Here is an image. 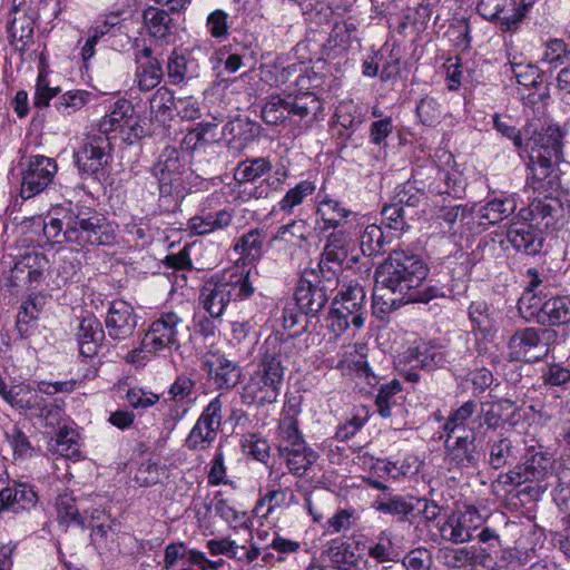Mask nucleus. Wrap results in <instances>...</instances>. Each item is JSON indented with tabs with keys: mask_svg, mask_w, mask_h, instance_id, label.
Masks as SVG:
<instances>
[{
	"mask_svg": "<svg viewBox=\"0 0 570 570\" xmlns=\"http://www.w3.org/2000/svg\"><path fill=\"white\" fill-rule=\"evenodd\" d=\"M56 216H50L45 224L43 234L47 238L62 235L67 243L82 248L87 245L106 246L115 242V230L99 215L88 216V213L75 208H57Z\"/></svg>",
	"mask_w": 570,
	"mask_h": 570,
	"instance_id": "nucleus-1",
	"label": "nucleus"
},
{
	"mask_svg": "<svg viewBox=\"0 0 570 570\" xmlns=\"http://www.w3.org/2000/svg\"><path fill=\"white\" fill-rule=\"evenodd\" d=\"M429 275V266L419 254L394 249L375 269V283L406 297L419 288Z\"/></svg>",
	"mask_w": 570,
	"mask_h": 570,
	"instance_id": "nucleus-2",
	"label": "nucleus"
},
{
	"mask_svg": "<svg viewBox=\"0 0 570 570\" xmlns=\"http://www.w3.org/2000/svg\"><path fill=\"white\" fill-rule=\"evenodd\" d=\"M254 291L249 272L234 267L215 274L205 282L199 303L213 318H219L230 302L247 299Z\"/></svg>",
	"mask_w": 570,
	"mask_h": 570,
	"instance_id": "nucleus-3",
	"label": "nucleus"
},
{
	"mask_svg": "<svg viewBox=\"0 0 570 570\" xmlns=\"http://www.w3.org/2000/svg\"><path fill=\"white\" fill-rule=\"evenodd\" d=\"M323 106L315 94L306 91L296 96H272L262 108V118L267 125H291L309 128Z\"/></svg>",
	"mask_w": 570,
	"mask_h": 570,
	"instance_id": "nucleus-4",
	"label": "nucleus"
},
{
	"mask_svg": "<svg viewBox=\"0 0 570 570\" xmlns=\"http://www.w3.org/2000/svg\"><path fill=\"white\" fill-rule=\"evenodd\" d=\"M187 171L186 163L175 146H166L153 165L150 173L158 181L159 199L167 209L176 210L184 200Z\"/></svg>",
	"mask_w": 570,
	"mask_h": 570,
	"instance_id": "nucleus-5",
	"label": "nucleus"
},
{
	"mask_svg": "<svg viewBox=\"0 0 570 570\" xmlns=\"http://www.w3.org/2000/svg\"><path fill=\"white\" fill-rule=\"evenodd\" d=\"M450 365L449 352L441 345L431 341H421L415 346L409 347L397 360V367L409 382H417V370L433 372L448 368Z\"/></svg>",
	"mask_w": 570,
	"mask_h": 570,
	"instance_id": "nucleus-6",
	"label": "nucleus"
},
{
	"mask_svg": "<svg viewBox=\"0 0 570 570\" xmlns=\"http://www.w3.org/2000/svg\"><path fill=\"white\" fill-rule=\"evenodd\" d=\"M332 292L333 289L320 284L314 269H304L301 273L294 291V301L306 317L302 332L316 331L318 320L313 322V318H317L328 302V293Z\"/></svg>",
	"mask_w": 570,
	"mask_h": 570,
	"instance_id": "nucleus-7",
	"label": "nucleus"
},
{
	"mask_svg": "<svg viewBox=\"0 0 570 570\" xmlns=\"http://www.w3.org/2000/svg\"><path fill=\"white\" fill-rule=\"evenodd\" d=\"M557 332L551 328L525 327L518 330L508 341L510 361L535 363L543 360L554 341Z\"/></svg>",
	"mask_w": 570,
	"mask_h": 570,
	"instance_id": "nucleus-8",
	"label": "nucleus"
},
{
	"mask_svg": "<svg viewBox=\"0 0 570 570\" xmlns=\"http://www.w3.org/2000/svg\"><path fill=\"white\" fill-rule=\"evenodd\" d=\"M82 178L97 177L111 161V144L108 136L88 135L73 154Z\"/></svg>",
	"mask_w": 570,
	"mask_h": 570,
	"instance_id": "nucleus-9",
	"label": "nucleus"
},
{
	"mask_svg": "<svg viewBox=\"0 0 570 570\" xmlns=\"http://www.w3.org/2000/svg\"><path fill=\"white\" fill-rule=\"evenodd\" d=\"M534 4V0H480L478 13L499 23L502 31H514Z\"/></svg>",
	"mask_w": 570,
	"mask_h": 570,
	"instance_id": "nucleus-10",
	"label": "nucleus"
},
{
	"mask_svg": "<svg viewBox=\"0 0 570 570\" xmlns=\"http://www.w3.org/2000/svg\"><path fill=\"white\" fill-rule=\"evenodd\" d=\"M528 175L525 187L533 194H559L561 188L558 164L562 158L547 157L541 154H528Z\"/></svg>",
	"mask_w": 570,
	"mask_h": 570,
	"instance_id": "nucleus-11",
	"label": "nucleus"
},
{
	"mask_svg": "<svg viewBox=\"0 0 570 570\" xmlns=\"http://www.w3.org/2000/svg\"><path fill=\"white\" fill-rule=\"evenodd\" d=\"M525 278L524 292L519 298L518 308L524 318L534 320L540 324L541 313L550 295V278L537 268H528Z\"/></svg>",
	"mask_w": 570,
	"mask_h": 570,
	"instance_id": "nucleus-12",
	"label": "nucleus"
},
{
	"mask_svg": "<svg viewBox=\"0 0 570 570\" xmlns=\"http://www.w3.org/2000/svg\"><path fill=\"white\" fill-rule=\"evenodd\" d=\"M426 171L428 178H432L428 184L423 179H419L423 176L422 169L414 170L412 175L414 184L419 185L415 186L417 191H429L434 195H448L453 199H461L464 197L466 184L461 173L440 169L434 165L426 168Z\"/></svg>",
	"mask_w": 570,
	"mask_h": 570,
	"instance_id": "nucleus-13",
	"label": "nucleus"
},
{
	"mask_svg": "<svg viewBox=\"0 0 570 570\" xmlns=\"http://www.w3.org/2000/svg\"><path fill=\"white\" fill-rule=\"evenodd\" d=\"M523 153L562 158V135L559 127H544L539 120H532L523 126Z\"/></svg>",
	"mask_w": 570,
	"mask_h": 570,
	"instance_id": "nucleus-14",
	"label": "nucleus"
},
{
	"mask_svg": "<svg viewBox=\"0 0 570 570\" xmlns=\"http://www.w3.org/2000/svg\"><path fill=\"white\" fill-rule=\"evenodd\" d=\"M183 325L181 317L175 312L161 313L146 332L142 341V351L158 353L178 346V328Z\"/></svg>",
	"mask_w": 570,
	"mask_h": 570,
	"instance_id": "nucleus-15",
	"label": "nucleus"
},
{
	"mask_svg": "<svg viewBox=\"0 0 570 570\" xmlns=\"http://www.w3.org/2000/svg\"><path fill=\"white\" fill-rule=\"evenodd\" d=\"M286 346L277 340H267L249 379L272 382L283 386L287 362Z\"/></svg>",
	"mask_w": 570,
	"mask_h": 570,
	"instance_id": "nucleus-16",
	"label": "nucleus"
},
{
	"mask_svg": "<svg viewBox=\"0 0 570 570\" xmlns=\"http://www.w3.org/2000/svg\"><path fill=\"white\" fill-rule=\"evenodd\" d=\"M444 448L449 471L459 470L462 473H470L479 468L483 456L475 444V434L472 431L470 434L456 436L453 442L446 436Z\"/></svg>",
	"mask_w": 570,
	"mask_h": 570,
	"instance_id": "nucleus-17",
	"label": "nucleus"
},
{
	"mask_svg": "<svg viewBox=\"0 0 570 570\" xmlns=\"http://www.w3.org/2000/svg\"><path fill=\"white\" fill-rule=\"evenodd\" d=\"M58 166L55 159L35 155L22 173L21 197L29 199L43 191L53 180Z\"/></svg>",
	"mask_w": 570,
	"mask_h": 570,
	"instance_id": "nucleus-18",
	"label": "nucleus"
},
{
	"mask_svg": "<svg viewBox=\"0 0 570 570\" xmlns=\"http://www.w3.org/2000/svg\"><path fill=\"white\" fill-rule=\"evenodd\" d=\"M535 195L528 207L519 210L518 216L531 220L542 230L556 228L564 212L559 194L542 193Z\"/></svg>",
	"mask_w": 570,
	"mask_h": 570,
	"instance_id": "nucleus-19",
	"label": "nucleus"
},
{
	"mask_svg": "<svg viewBox=\"0 0 570 570\" xmlns=\"http://www.w3.org/2000/svg\"><path fill=\"white\" fill-rule=\"evenodd\" d=\"M315 214L316 224L323 234L328 230L352 229L358 222L357 213L328 195L318 200Z\"/></svg>",
	"mask_w": 570,
	"mask_h": 570,
	"instance_id": "nucleus-20",
	"label": "nucleus"
},
{
	"mask_svg": "<svg viewBox=\"0 0 570 570\" xmlns=\"http://www.w3.org/2000/svg\"><path fill=\"white\" fill-rule=\"evenodd\" d=\"M139 120L135 107L129 100H117L110 111L106 114L98 124L100 135L119 131L125 140L138 137Z\"/></svg>",
	"mask_w": 570,
	"mask_h": 570,
	"instance_id": "nucleus-21",
	"label": "nucleus"
},
{
	"mask_svg": "<svg viewBox=\"0 0 570 570\" xmlns=\"http://www.w3.org/2000/svg\"><path fill=\"white\" fill-rule=\"evenodd\" d=\"M505 238L518 253L535 256L541 253L544 235L541 227L531 220L520 218L518 215L507 227Z\"/></svg>",
	"mask_w": 570,
	"mask_h": 570,
	"instance_id": "nucleus-22",
	"label": "nucleus"
},
{
	"mask_svg": "<svg viewBox=\"0 0 570 570\" xmlns=\"http://www.w3.org/2000/svg\"><path fill=\"white\" fill-rule=\"evenodd\" d=\"M200 368L218 391L233 390L242 377L240 366L223 354H207L202 361Z\"/></svg>",
	"mask_w": 570,
	"mask_h": 570,
	"instance_id": "nucleus-23",
	"label": "nucleus"
},
{
	"mask_svg": "<svg viewBox=\"0 0 570 570\" xmlns=\"http://www.w3.org/2000/svg\"><path fill=\"white\" fill-rule=\"evenodd\" d=\"M138 324L134 307L125 301H114L105 318L107 335L117 342L132 336Z\"/></svg>",
	"mask_w": 570,
	"mask_h": 570,
	"instance_id": "nucleus-24",
	"label": "nucleus"
},
{
	"mask_svg": "<svg viewBox=\"0 0 570 570\" xmlns=\"http://www.w3.org/2000/svg\"><path fill=\"white\" fill-rule=\"evenodd\" d=\"M49 267V261L43 253L28 252L23 254L11 269L10 281L19 286L21 283H40L45 272Z\"/></svg>",
	"mask_w": 570,
	"mask_h": 570,
	"instance_id": "nucleus-25",
	"label": "nucleus"
},
{
	"mask_svg": "<svg viewBox=\"0 0 570 570\" xmlns=\"http://www.w3.org/2000/svg\"><path fill=\"white\" fill-rule=\"evenodd\" d=\"M278 455L286 463L288 471L302 478L318 459V454L305 441L292 443L291 446H277Z\"/></svg>",
	"mask_w": 570,
	"mask_h": 570,
	"instance_id": "nucleus-26",
	"label": "nucleus"
},
{
	"mask_svg": "<svg viewBox=\"0 0 570 570\" xmlns=\"http://www.w3.org/2000/svg\"><path fill=\"white\" fill-rule=\"evenodd\" d=\"M199 75V63L188 51L173 50L166 65L168 82L174 86L185 83Z\"/></svg>",
	"mask_w": 570,
	"mask_h": 570,
	"instance_id": "nucleus-27",
	"label": "nucleus"
},
{
	"mask_svg": "<svg viewBox=\"0 0 570 570\" xmlns=\"http://www.w3.org/2000/svg\"><path fill=\"white\" fill-rule=\"evenodd\" d=\"M234 213L229 208H223L217 212L202 210L199 214L190 217L187 222V229L196 236H205L230 226Z\"/></svg>",
	"mask_w": 570,
	"mask_h": 570,
	"instance_id": "nucleus-28",
	"label": "nucleus"
},
{
	"mask_svg": "<svg viewBox=\"0 0 570 570\" xmlns=\"http://www.w3.org/2000/svg\"><path fill=\"white\" fill-rule=\"evenodd\" d=\"M550 461L542 453H535L531 460L514 466L505 475L504 483L521 485L525 482L542 481L548 473Z\"/></svg>",
	"mask_w": 570,
	"mask_h": 570,
	"instance_id": "nucleus-29",
	"label": "nucleus"
},
{
	"mask_svg": "<svg viewBox=\"0 0 570 570\" xmlns=\"http://www.w3.org/2000/svg\"><path fill=\"white\" fill-rule=\"evenodd\" d=\"M76 337L79 344L80 355L86 358H94L105 338L101 323L95 316L82 318L79 323Z\"/></svg>",
	"mask_w": 570,
	"mask_h": 570,
	"instance_id": "nucleus-30",
	"label": "nucleus"
},
{
	"mask_svg": "<svg viewBox=\"0 0 570 570\" xmlns=\"http://www.w3.org/2000/svg\"><path fill=\"white\" fill-rule=\"evenodd\" d=\"M282 386L272 382L248 379L242 386L240 401L245 405L264 406L275 403L281 394Z\"/></svg>",
	"mask_w": 570,
	"mask_h": 570,
	"instance_id": "nucleus-31",
	"label": "nucleus"
},
{
	"mask_svg": "<svg viewBox=\"0 0 570 570\" xmlns=\"http://www.w3.org/2000/svg\"><path fill=\"white\" fill-rule=\"evenodd\" d=\"M479 515L476 511L466 510L464 512L451 514L441 527V537L453 543H463L473 538L472 520Z\"/></svg>",
	"mask_w": 570,
	"mask_h": 570,
	"instance_id": "nucleus-32",
	"label": "nucleus"
},
{
	"mask_svg": "<svg viewBox=\"0 0 570 570\" xmlns=\"http://www.w3.org/2000/svg\"><path fill=\"white\" fill-rule=\"evenodd\" d=\"M261 134V126L247 118H235L223 127V137L233 148H244Z\"/></svg>",
	"mask_w": 570,
	"mask_h": 570,
	"instance_id": "nucleus-33",
	"label": "nucleus"
},
{
	"mask_svg": "<svg viewBox=\"0 0 570 570\" xmlns=\"http://www.w3.org/2000/svg\"><path fill=\"white\" fill-rule=\"evenodd\" d=\"M469 317L483 338L493 336L498 331L500 312L484 301L472 302L469 306Z\"/></svg>",
	"mask_w": 570,
	"mask_h": 570,
	"instance_id": "nucleus-34",
	"label": "nucleus"
},
{
	"mask_svg": "<svg viewBox=\"0 0 570 570\" xmlns=\"http://www.w3.org/2000/svg\"><path fill=\"white\" fill-rule=\"evenodd\" d=\"M287 176L285 167L277 168L275 170V177H266L259 181L258 185H253L254 181L235 183V190L237 197L242 202L246 203L252 199H263L268 197V188L278 189Z\"/></svg>",
	"mask_w": 570,
	"mask_h": 570,
	"instance_id": "nucleus-35",
	"label": "nucleus"
},
{
	"mask_svg": "<svg viewBox=\"0 0 570 570\" xmlns=\"http://www.w3.org/2000/svg\"><path fill=\"white\" fill-rule=\"evenodd\" d=\"M518 208L514 195H503L485 202L479 209L481 224L494 225L512 215Z\"/></svg>",
	"mask_w": 570,
	"mask_h": 570,
	"instance_id": "nucleus-36",
	"label": "nucleus"
},
{
	"mask_svg": "<svg viewBox=\"0 0 570 570\" xmlns=\"http://www.w3.org/2000/svg\"><path fill=\"white\" fill-rule=\"evenodd\" d=\"M414 497L413 495H393L382 494L374 501L373 507L376 511L396 517L397 520L414 519Z\"/></svg>",
	"mask_w": 570,
	"mask_h": 570,
	"instance_id": "nucleus-37",
	"label": "nucleus"
},
{
	"mask_svg": "<svg viewBox=\"0 0 570 570\" xmlns=\"http://www.w3.org/2000/svg\"><path fill=\"white\" fill-rule=\"evenodd\" d=\"M352 236V229L332 230L326 236V243L321 255H324L326 262H332L335 266L342 267L348 256Z\"/></svg>",
	"mask_w": 570,
	"mask_h": 570,
	"instance_id": "nucleus-38",
	"label": "nucleus"
},
{
	"mask_svg": "<svg viewBox=\"0 0 570 570\" xmlns=\"http://www.w3.org/2000/svg\"><path fill=\"white\" fill-rule=\"evenodd\" d=\"M570 323V296L550 295L541 313V325H563Z\"/></svg>",
	"mask_w": 570,
	"mask_h": 570,
	"instance_id": "nucleus-39",
	"label": "nucleus"
},
{
	"mask_svg": "<svg viewBox=\"0 0 570 570\" xmlns=\"http://www.w3.org/2000/svg\"><path fill=\"white\" fill-rule=\"evenodd\" d=\"M50 450L59 455L75 461L80 460L79 434L68 425L58 429L57 435L49 443Z\"/></svg>",
	"mask_w": 570,
	"mask_h": 570,
	"instance_id": "nucleus-40",
	"label": "nucleus"
},
{
	"mask_svg": "<svg viewBox=\"0 0 570 570\" xmlns=\"http://www.w3.org/2000/svg\"><path fill=\"white\" fill-rule=\"evenodd\" d=\"M323 554L327 556L331 567L336 570H361L358 556L345 542L333 540Z\"/></svg>",
	"mask_w": 570,
	"mask_h": 570,
	"instance_id": "nucleus-41",
	"label": "nucleus"
},
{
	"mask_svg": "<svg viewBox=\"0 0 570 570\" xmlns=\"http://www.w3.org/2000/svg\"><path fill=\"white\" fill-rule=\"evenodd\" d=\"M205 553L195 549H189L186 543L181 541L169 543L165 548L164 569L169 570L178 561L183 564L199 566L204 563Z\"/></svg>",
	"mask_w": 570,
	"mask_h": 570,
	"instance_id": "nucleus-42",
	"label": "nucleus"
},
{
	"mask_svg": "<svg viewBox=\"0 0 570 570\" xmlns=\"http://www.w3.org/2000/svg\"><path fill=\"white\" fill-rule=\"evenodd\" d=\"M273 169L268 157L246 158L234 170L235 183L256 181Z\"/></svg>",
	"mask_w": 570,
	"mask_h": 570,
	"instance_id": "nucleus-43",
	"label": "nucleus"
},
{
	"mask_svg": "<svg viewBox=\"0 0 570 570\" xmlns=\"http://www.w3.org/2000/svg\"><path fill=\"white\" fill-rule=\"evenodd\" d=\"M265 238L264 229L252 228L237 239L234 250L249 261H257L263 256Z\"/></svg>",
	"mask_w": 570,
	"mask_h": 570,
	"instance_id": "nucleus-44",
	"label": "nucleus"
},
{
	"mask_svg": "<svg viewBox=\"0 0 570 570\" xmlns=\"http://www.w3.org/2000/svg\"><path fill=\"white\" fill-rule=\"evenodd\" d=\"M142 17L149 35L154 38L164 39L171 33L173 19L166 10L149 7L144 11Z\"/></svg>",
	"mask_w": 570,
	"mask_h": 570,
	"instance_id": "nucleus-45",
	"label": "nucleus"
},
{
	"mask_svg": "<svg viewBox=\"0 0 570 570\" xmlns=\"http://www.w3.org/2000/svg\"><path fill=\"white\" fill-rule=\"evenodd\" d=\"M357 27L353 21L342 20L336 21L328 35L327 41L324 45L327 49H342L346 50L351 47L353 41H357Z\"/></svg>",
	"mask_w": 570,
	"mask_h": 570,
	"instance_id": "nucleus-46",
	"label": "nucleus"
},
{
	"mask_svg": "<svg viewBox=\"0 0 570 570\" xmlns=\"http://www.w3.org/2000/svg\"><path fill=\"white\" fill-rule=\"evenodd\" d=\"M370 558L377 563L399 562L401 552L395 548L392 535L387 531H381L375 541L367 549Z\"/></svg>",
	"mask_w": 570,
	"mask_h": 570,
	"instance_id": "nucleus-47",
	"label": "nucleus"
},
{
	"mask_svg": "<svg viewBox=\"0 0 570 570\" xmlns=\"http://www.w3.org/2000/svg\"><path fill=\"white\" fill-rule=\"evenodd\" d=\"M217 125L213 122L198 124L196 128L189 130L183 145L187 150H196L218 140L216 135Z\"/></svg>",
	"mask_w": 570,
	"mask_h": 570,
	"instance_id": "nucleus-48",
	"label": "nucleus"
},
{
	"mask_svg": "<svg viewBox=\"0 0 570 570\" xmlns=\"http://www.w3.org/2000/svg\"><path fill=\"white\" fill-rule=\"evenodd\" d=\"M315 184L311 180H302L293 188L288 189L284 197L277 203V208L291 215L296 206L303 204L306 197L315 190Z\"/></svg>",
	"mask_w": 570,
	"mask_h": 570,
	"instance_id": "nucleus-49",
	"label": "nucleus"
},
{
	"mask_svg": "<svg viewBox=\"0 0 570 570\" xmlns=\"http://www.w3.org/2000/svg\"><path fill=\"white\" fill-rule=\"evenodd\" d=\"M387 240L381 226L371 224L365 227L360 238V249L364 256L380 255Z\"/></svg>",
	"mask_w": 570,
	"mask_h": 570,
	"instance_id": "nucleus-50",
	"label": "nucleus"
},
{
	"mask_svg": "<svg viewBox=\"0 0 570 570\" xmlns=\"http://www.w3.org/2000/svg\"><path fill=\"white\" fill-rule=\"evenodd\" d=\"M8 32L13 41L17 40L24 46L32 39L33 20L14 8L13 16L12 13L9 16Z\"/></svg>",
	"mask_w": 570,
	"mask_h": 570,
	"instance_id": "nucleus-51",
	"label": "nucleus"
},
{
	"mask_svg": "<svg viewBox=\"0 0 570 570\" xmlns=\"http://www.w3.org/2000/svg\"><path fill=\"white\" fill-rule=\"evenodd\" d=\"M402 391L399 381L393 380L387 384H383L375 397L377 413L383 417H391L393 409L400 406L396 402V395Z\"/></svg>",
	"mask_w": 570,
	"mask_h": 570,
	"instance_id": "nucleus-52",
	"label": "nucleus"
},
{
	"mask_svg": "<svg viewBox=\"0 0 570 570\" xmlns=\"http://www.w3.org/2000/svg\"><path fill=\"white\" fill-rule=\"evenodd\" d=\"M164 76L159 60L144 62L136 68V82L141 91H149L157 87Z\"/></svg>",
	"mask_w": 570,
	"mask_h": 570,
	"instance_id": "nucleus-53",
	"label": "nucleus"
},
{
	"mask_svg": "<svg viewBox=\"0 0 570 570\" xmlns=\"http://www.w3.org/2000/svg\"><path fill=\"white\" fill-rule=\"evenodd\" d=\"M436 559L440 563L448 568L461 569L474 561L475 553L465 547H443L439 549Z\"/></svg>",
	"mask_w": 570,
	"mask_h": 570,
	"instance_id": "nucleus-54",
	"label": "nucleus"
},
{
	"mask_svg": "<svg viewBox=\"0 0 570 570\" xmlns=\"http://www.w3.org/2000/svg\"><path fill=\"white\" fill-rule=\"evenodd\" d=\"M150 112L156 118H161V121L171 119L173 109H175L176 100L174 92L167 87L163 86L158 88L151 96L150 100Z\"/></svg>",
	"mask_w": 570,
	"mask_h": 570,
	"instance_id": "nucleus-55",
	"label": "nucleus"
},
{
	"mask_svg": "<svg viewBox=\"0 0 570 570\" xmlns=\"http://www.w3.org/2000/svg\"><path fill=\"white\" fill-rule=\"evenodd\" d=\"M512 441L509 438L501 436L498 440L489 442V464L499 470L510 465L514 459L512 452Z\"/></svg>",
	"mask_w": 570,
	"mask_h": 570,
	"instance_id": "nucleus-56",
	"label": "nucleus"
},
{
	"mask_svg": "<svg viewBox=\"0 0 570 570\" xmlns=\"http://www.w3.org/2000/svg\"><path fill=\"white\" fill-rule=\"evenodd\" d=\"M509 69L518 83L524 87L537 88L543 83L546 78V73L540 72L538 67L531 63L524 65L522 62H517L515 60H510Z\"/></svg>",
	"mask_w": 570,
	"mask_h": 570,
	"instance_id": "nucleus-57",
	"label": "nucleus"
},
{
	"mask_svg": "<svg viewBox=\"0 0 570 570\" xmlns=\"http://www.w3.org/2000/svg\"><path fill=\"white\" fill-rule=\"evenodd\" d=\"M4 438L12 449L14 460H26L33 453V448L26 433L13 424L6 429Z\"/></svg>",
	"mask_w": 570,
	"mask_h": 570,
	"instance_id": "nucleus-58",
	"label": "nucleus"
},
{
	"mask_svg": "<svg viewBox=\"0 0 570 570\" xmlns=\"http://www.w3.org/2000/svg\"><path fill=\"white\" fill-rule=\"evenodd\" d=\"M308 225L306 220L293 219L288 224L282 225L276 229L273 240L285 243H306L308 240Z\"/></svg>",
	"mask_w": 570,
	"mask_h": 570,
	"instance_id": "nucleus-59",
	"label": "nucleus"
},
{
	"mask_svg": "<svg viewBox=\"0 0 570 570\" xmlns=\"http://www.w3.org/2000/svg\"><path fill=\"white\" fill-rule=\"evenodd\" d=\"M493 127L498 132H500L503 137L510 139L513 142V146L519 149L520 154L523 153L525 137L523 135V128L518 129L513 125V120L509 116H501L495 114L493 116Z\"/></svg>",
	"mask_w": 570,
	"mask_h": 570,
	"instance_id": "nucleus-60",
	"label": "nucleus"
},
{
	"mask_svg": "<svg viewBox=\"0 0 570 570\" xmlns=\"http://www.w3.org/2000/svg\"><path fill=\"white\" fill-rule=\"evenodd\" d=\"M476 406L475 401L469 400L448 417L443 430L449 439H452L458 430H465V422L474 414Z\"/></svg>",
	"mask_w": 570,
	"mask_h": 570,
	"instance_id": "nucleus-61",
	"label": "nucleus"
},
{
	"mask_svg": "<svg viewBox=\"0 0 570 570\" xmlns=\"http://www.w3.org/2000/svg\"><path fill=\"white\" fill-rule=\"evenodd\" d=\"M268 548L274 552H265L264 561L268 562L274 559L276 562H284L287 556L294 554L301 549V542L275 534Z\"/></svg>",
	"mask_w": 570,
	"mask_h": 570,
	"instance_id": "nucleus-62",
	"label": "nucleus"
},
{
	"mask_svg": "<svg viewBox=\"0 0 570 570\" xmlns=\"http://www.w3.org/2000/svg\"><path fill=\"white\" fill-rule=\"evenodd\" d=\"M216 438L217 433L214 432V429L199 425V422L196 421L185 441V445L191 451H202L208 449Z\"/></svg>",
	"mask_w": 570,
	"mask_h": 570,
	"instance_id": "nucleus-63",
	"label": "nucleus"
},
{
	"mask_svg": "<svg viewBox=\"0 0 570 570\" xmlns=\"http://www.w3.org/2000/svg\"><path fill=\"white\" fill-rule=\"evenodd\" d=\"M541 380L546 386L566 387L570 383V370L559 363H549L541 370Z\"/></svg>",
	"mask_w": 570,
	"mask_h": 570,
	"instance_id": "nucleus-64",
	"label": "nucleus"
}]
</instances>
